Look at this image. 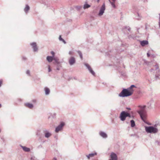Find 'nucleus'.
<instances>
[{"mask_svg":"<svg viewBox=\"0 0 160 160\" xmlns=\"http://www.w3.org/2000/svg\"><path fill=\"white\" fill-rule=\"evenodd\" d=\"M22 59L23 60H27V58L26 57H25V56H23L22 57Z\"/></svg>","mask_w":160,"mask_h":160,"instance_id":"36","label":"nucleus"},{"mask_svg":"<svg viewBox=\"0 0 160 160\" xmlns=\"http://www.w3.org/2000/svg\"><path fill=\"white\" fill-rule=\"evenodd\" d=\"M153 70V69H151L150 70V72H152Z\"/></svg>","mask_w":160,"mask_h":160,"instance_id":"42","label":"nucleus"},{"mask_svg":"<svg viewBox=\"0 0 160 160\" xmlns=\"http://www.w3.org/2000/svg\"><path fill=\"white\" fill-rule=\"evenodd\" d=\"M127 109H128V110H130L131 109L130 108H127Z\"/></svg>","mask_w":160,"mask_h":160,"instance_id":"45","label":"nucleus"},{"mask_svg":"<svg viewBox=\"0 0 160 160\" xmlns=\"http://www.w3.org/2000/svg\"><path fill=\"white\" fill-rule=\"evenodd\" d=\"M127 118L126 112L122 111L120 113L119 118L121 121H125Z\"/></svg>","mask_w":160,"mask_h":160,"instance_id":"6","label":"nucleus"},{"mask_svg":"<svg viewBox=\"0 0 160 160\" xmlns=\"http://www.w3.org/2000/svg\"><path fill=\"white\" fill-rule=\"evenodd\" d=\"M29 9L30 7L28 5H27L26 6L25 8H24V11L25 12H26V13H27L28 11L29 10Z\"/></svg>","mask_w":160,"mask_h":160,"instance_id":"20","label":"nucleus"},{"mask_svg":"<svg viewBox=\"0 0 160 160\" xmlns=\"http://www.w3.org/2000/svg\"><path fill=\"white\" fill-rule=\"evenodd\" d=\"M131 125L132 127H134L135 126V124L134 121L133 120L130 121Z\"/></svg>","mask_w":160,"mask_h":160,"instance_id":"22","label":"nucleus"},{"mask_svg":"<svg viewBox=\"0 0 160 160\" xmlns=\"http://www.w3.org/2000/svg\"><path fill=\"white\" fill-rule=\"evenodd\" d=\"M82 8V7L81 6H78L76 7V8L78 10Z\"/></svg>","mask_w":160,"mask_h":160,"instance_id":"29","label":"nucleus"},{"mask_svg":"<svg viewBox=\"0 0 160 160\" xmlns=\"http://www.w3.org/2000/svg\"><path fill=\"white\" fill-rule=\"evenodd\" d=\"M105 10V3H103L101 7L99 13H98V15L99 16H102L104 12V11Z\"/></svg>","mask_w":160,"mask_h":160,"instance_id":"5","label":"nucleus"},{"mask_svg":"<svg viewBox=\"0 0 160 160\" xmlns=\"http://www.w3.org/2000/svg\"><path fill=\"white\" fill-rule=\"evenodd\" d=\"M65 124L63 122H62L55 128V131L56 132L58 133L59 131H61L64 127Z\"/></svg>","mask_w":160,"mask_h":160,"instance_id":"4","label":"nucleus"},{"mask_svg":"<svg viewBox=\"0 0 160 160\" xmlns=\"http://www.w3.org/2000/svg\"><path fill=\"white\" fill-rule=\"evenodd\" d=\"M90 6H91V5L88 4L87 3V2L86 1L85 2V3L83 5V8L84 9H86L90 7Z\"/></svg>","mask_w":160,"mask_h":160,"instance_id":"18","label":"nucleus"},{"mask_svg":"<svg viewBox=\"0 0 160 160\" xmlns=\"http://www.w3.org/2000/svg\"><path fill=\"white\" fill-rule=\"evenodd\" d=\"M51 53L52 55V56L54 57V52L53 51H51Z\"/></svg>","mask_w":160,"mask_h":160,"instance_id":"35","label":"nucleus"},{"mask_svg":"<svg viewBox=\"0 0 160 160\" xmlns=\"http://www.w3.org/2000/svg\"><path fill=\"white\" fill-rule=\"evenodd\" d=\"M138 113L140 115L141 119L145 122L146 119V112L143 109H142L138 111Z\"/></svg>","mask_w":160,"mask_h":160,"instance_id":"3","label":"nucleus"},{"mask_svg":"<svg viewBox=\"0 0 160 160\" xmlns=\"http://www.w3.org/2000/svg\"><path fill=\"white\" fill-rule=\"evenodd\" d=\"M100 0H97V2H98Z\"/></svg>","mask_w":160,"mask_h":160,"instance_id":"49","label":"nucleus"},{"mask_svg":"<svg viewBox=\"0 0 160 160\" xmlns=\"http://www.w3.org/2000/svg\"><path fill=\"white\" fill-rule=\"evenodd\" d=\"M54 160H57L56 158H54Z\"/></svg>","mask_w":160,"mask_h":160,"instance_id":"46","label":"nucleus"},{"mask_svg":"<svg viewBox=\"0 0 160 160\" xmlns=\"http://www.w3.org/2000/svg\"><path fill=\"white\" fill-rule=\"evenodd\" d=\"M110 156L111 159H109V160H118L117 156L115 153L112 152Z\"/></svg>","mask_w":160,"mask_h":160,"instance_id":"10","label":"nucleus"},{"mask_svg":"<svg viewBox=\"0 0 160 160\" xmlns=\"http://www.w3.org/2000/svg\"><path fill=\"white\" fill-rule=\"evenodd\" d=\"M48 72H50L51 71V69L50 68V66L49 65L48 66Z\"/></svg>","mask_w":160,"mask_h":160,"instance_id":"34","label":"nucleus"},{"mask_svg":"<svg viewBox=\"0 0 160 160\" xmlns=\"http://www.w3.org/2000/svg\"><path fill=\"white\" fill-rule=\"evenodd\" d=\"M145 129L146 131L148 133H155L158 132V129L153 126H146Z\"/></svg>","mask_w":160,"mask_h":160,"instance_id":"2","label":"nucleus"},{"mask_svg":"<svg viewBox=\"0 0 160 160\" xmlns=\"http://www.w3.org/2000/svg\"><path fill=\"white\" fill-rule=\"evenodd\" d=\"M133 135H131V136H133Z\"/></svg>","mask_w":160,"mask_h":160,"instance_id":"52","label":"nucleus"},{"mask_svg":"<svg viewBox=\"0 0 160 160\" xmlns=\"http://www.w3.org/2000/svg\"><path fill=\"white\" fill-rule=\"evenodd\" d=\"M1 106V104H0V107Z\"/></svg>","mask_w":160,"mask_h":160,"instance_id":"51","label":"nucleus"},{"mask_svg":"<svg viewBox=\"0 0 160 160\" xmlns=\"http://www.w3.org/2000/svg\"><path fill=\"white\" fill-rule=\"evenodd\" d=\"M42 146L40 145H39L38 146V148H42Z\"/></svg>","mask_w":160,"mask_h":160,"instance_id":"44","label":"nucleus"},{"mask_svg":"<svg viewBox=\"0 0 160 160\" xmlns=\"http://www.w3.org/2000/svg\"><path fill=\"white\" fill-rule=\"evenodd\" d=\"M25 105L27 107L31 109L33 107V105L32 104L27 103L25 104Z\"/></svg>","mask_w":160,"mask_h":160,"instance_id":"19","label":"nucleus"},{"mask_svg":"<svg viewBox=\"0 0 160 160\" xmlns=\"http://www.w3.org/2000/svg\"><path fill=\"white\" fill-rule=\"evenodd\" d=\"M155 142L158 145H160V142H159L158 141H156Z\"/></svg>","mask_w":160,"mask_h":160,"instance_id":"33","label":"nucleus"},{"mask_svg":"<svg viewBox=\"0 0 160 160\" xmlns=\"http://www.w3.org/2000/svg\"><path fill=\"white\" fill-rule=\"evenodd\" d=\"M56 60L54 59V57L52 56H48L47 57V60L49 62H51L53 60Z\"/></svg>","mask_w":160,"mask_h":160,"instance_id":"15","label":"nucleus"},{"mask_svg":"<svg viewBox=\"0 0 160 160\" xmlns=\"http://www.w3.org/2000/svg\"><path fill=\"white\" fill-rule=\"evenodd\" d=\"M159 22H158V25L159 27L160 28V13L159 14Z\"/></svg>","mask_w":160,"mask_h":160,"instance_id":"30","label":"nucleus"},{"mask_svg":"<svg viewBox=\"0 0 160 160\" xmlns=\"http://www.w3.org/2000/svg\"><path fill=\"white\" fill-rule=\"evenodd\" d=\"M143 0V2H145V0Z\"/></svg>","mask_w":160,"mask_h":160,"instance_id":"50","label":"nucleus"},{"mask_svg":"<svg viewBox=\"0 0 160 160\" xmlns=\"http://www.w3.org/2000/svg\"><path fill=\"white\" fill-rule=\"evenodd\" d=\"M99 134L101 137L103 138H106L108 137V135L107 134L103 132L100 131L99 132Z\"/></svg>","mask_w":160,"mask_h":160,"instance_id":"11","label":"nucleus"},{"mask_svg":"<svg viewBox=\"0 0 160 160\" xmlns=\"http://www.w3.org/2000/svg\"><path fill=\"white\" fill-rule=\"evenodd\" d=\"M68 62L71 66L72 65L76 62L75 58L73 57H71L69 59Z\"/></svg>","mask_w":160,"mask_h":160,"instance_id":"9","label":"nucleus"},{"mask_svg":"<svg viewBox=\"0 0 160 160\" xmlns=\"http://www.w3.org/2000/svg\"><path fill=\"white\" fill-rule=\"evenodd\" d=\"M109 0V2L111 1H110V0ZM116 0H112V1H113V2H115V1H116Z\"/></svg>","mask_w":160,"mask_h":160,"instance_id":"43","label":"nucleus"},{"mask_svg":"<svg viewBox=\"0 0 160 160\" xmlns=\"http://www.w3.org/2000/svg\"><path fill=\"white\" fill-rule=\"evenodd\" d=\"M84 64L86 68L88 69L89 72L91 73L93 76H95V72L92 70L90 66L88 64L86 63H84Z\"/></svg>","mask_w":160,"mask_h":160,"instance_id":"7","label":"nucleus"},{"mask_svg":"<svg viewBox=\"0 0 160 160\" xmlns=\"http://www.w3.org/2000/svg\"><path fill=\"white\" fill-rule=\"evenodd\" d=\"M148 42L147 40H143L140 41V44L142 46H144L148 44Z\"/></svg>","mask_w":160,"mask_h":160,"instance_id":"14","label":"nucleus"},{"mask_svg":"<svg viewBox=\"0 0 160 160\" xmlns=\"http://www.w3.org/2000/svg\"><path fill=\"white\" fill-rule=\"evenodd\" d=\"M77 52L79 54L81 59H82V52L80 51H78Z\"/></svg>","mask_w":160,"mask_h":160,"instance_id":"25","label":"nucleus"},{"mask_svg":"<svg viewBox=\"0 0 160 160\" xmlns=\"http://www.w3.org/2000/svg\"><path fill=\"white\" fill-rule=\"evenodd\" d=\"M26 73V74L28 75L29 76H30V71L29 70H27Z\"/></svg>","mask_w":160,"mask_h":160,"instance_id":"28","label":"nucleus"},{"mask_svg":"<svg viewBox=\"0 0 160 160\" xmlns=\"http://www.w3.org/2000/svg\"><path fill=\"white\" fill-rule=\"evenodd\" d=\"M109 2L111 4L112 6L113 7V8H116V6H115V4L114 3V2H112L111 1H110Z\"/></svg>","mask_w":160,"mask_h":160,"instance_id":"26","label":"nucleus"},{"mask_svg":"<svg viewBox=\"0 0 160 160\" xmlns=\"http://www.w3.org/2000/svg\"><path fill=\"white\" fill-rule=\"evenodd\" d=\"M31 160H37V158H36L34 157H32L31 158Z\"/></svg>","mask_w":160,"mask_h":160,"instance_id":"31","label":"nucleus"},{"mask_svg":"<svg viewBox=\"0 0 160 160\" xmlns=\"http://www.w3.org/2000/svg\"><path fill=\"white\" fill-rule=\"evenodd\" d=\"M159 78V76L158 75H156L155 76V78L156 80L158 78Z\"/></svg>","mask_w":160,"mask_h":160,"instance_id":"39","label":"nucleus"},{"mask_svg":"<svg viewBox=\"0 0 160 160\" xmlns=\"http://www.w3.org/2000/svg\"><path fill=\"white\" fill-rule=\"evenodd\" d=\"M59 41H62L65 44H66V42L62 38L61 36L60 35L59 37Z\"/></svg>","mask_w":160,"mask_h":160,"instance_id":"23","label":"nucleus"},{"mask_svg":"<svg viewBox=\"0 0 160 160\" xmlns=\"http://www.w3.org/2000/svg\"><path fill=\"white\" fill-rule=\"evenodd\" d=\"M125 28H126L129 31H130V28L129 27H125Z\"/></svg>","mask_w":160,"mask_h":160,"instance_id":"32","label":"nucleus"},{"mask_svg":"<svg viewBox=\"0 0 160 160\" xmlns=\"http://www.w3.org/2000/svg\"><path fill=\"white\" fill-rule=\"evenodd\" d=\"M30 45L32 46L33 50L34 52H37L38 51V49L36 43L33 42L30 43Z\"/></svg>","mask_w":160,"mask_h":160,"instance_id":"8","label":"nucleus"},{"mask_svg":"<svg viewBox=\"0 0 160 160\" xmlns=\"http://www.w3.org/2000/svg\"><path fill=\"white\" fill-rule=\"evenodd\" d=\"M97 153L95 152L94 153H90L88 155H86V156L87 157L88 159H90V158L94 156L97 155Z\"/></svg>","mask_w":160,"mask_h":160,"instance_id":"13","label":"nucleus"},{"mask_svg":"<svg viewBox=\"0 0 160 160\" xmlns=\"http://www.w3.org/2000/svg\"><path fill=\"white\" fill-rule=\"evenodd\" d=\"M21 147L22 148L23 150L25 152H29L30 151V150L29 148H27L25 146H23L20 145Z\"/></svg>","mask_w":160,"mask_h":160,"instance_id":"16","label":"nucleus"},{"mask_svg":"<svg viewBox=\"0 0 160 160\" xmlns=\"http://www.w3.org/2000/svg\"><path fill=\"white\" fill-rule=\"evenodd\" d=\"M55 138H56L57 139V136H55Z\"/></svg>","mask_w":160,"mask_h":160,"instance_id":"48","label":"nucleus"},{"mask_svg":"<svg viewBox=\"0 0 160 160\" xmlns=\"http://www.w3.org/2000/svg\"><path fill=\"white\" fill-rule=\"evenodd\" d=\"M73 52L72 51H70L69 52V54L70 55H72V54H73Z\"/></svg>","mask_w":160,"mask_h":160,"instance_id":"37","label":"nucleus"},{"mask_svg":"<svg viewBox=\"0 0 160 160\" xmlns=\"http://www.w3.org/2000/svg\"><path fill=\"white\" fill-rule=\"evenodd\" d=\"M147 55L148 57L150 56V55L149 53V52H148L147 53Z\"/></svg>","mask_w":160,"mask_h":160,"instance_id":"40","label":"nucleus"},{"mask_svg":"<svg viewBox=\"0 0 160 160\" xmlns=\"http://www.w3.org/2000/svg\"><path fill=\"white\" fill-rule=\"evenodd\" d=\"M55 62L57 64V70H60V68H59V67L60 66L59 63L57 60H55Z\"/></svg>","mask_w":160,"mask_h":160,"instance_id":"24","label":"nucleus"},{"mask_svg":"<svg viewBox=\"0 0 160 160\" xmlns=\"http://www.w3.org/2000/svg\"><path fill=\"white\" fill-rule=\"evenodd\" d=\"M44 91L46 95H48L49 94L50 92V90L47 87L45 88H44Z\"/></svg>","mask_w":160,"mask_h":160,"instance_id":"17","label":"nucleus"},{"mask_svg":"<svg viewBox=\"0 0 160 160\" xmlns=\"http://www.w3.org/2000/svg\"><path fill=\"white\" fill-rule=\"evenodd\" d=\"M155 68H156L155 69L156 70L157 69H158V67L157 64L156 65H155Z\"/></svg>","mask_w":160,"mask_h":160,"instance_id":"38","label":"nucleus"},{"mask_svg":"<svg viewBox=\"0 0 160 160\" xmlns=\"http://www.w3.org/2000/svg\"><path fill=\"white\" fill-rule=\"evenodd\" d=\"M134 88H136V87L134 85H132L127 89L123 88L118 96L120 97H125L131 95L133 92Z\"/></svg>","mask_w":160,"mask_h":160,"instance_id":"1","label":"nucleus"},{"mask_svg":"<svg viewBox=\"0 0 160 160\" xmlns=\"http://www.w3.org/2000/svg\"><path fill=\"white\" fill-rule=\"evenodd\" d=\"M152 103H153V101H149V102L147 103L148 107L149 108H150L151 105Z\"/></svg>","mask_w":160,"mask_h":160,"instance_id":"21","label":"nucleus"},{"mask_svg":"<svg viewBox=\"0 0 160 160\" xmlns=\"http://www.w3.org/2000/svg\"><path fill=\"white\" fill-rule=\"evenodd\" d=\"M2 83V81L1 80L0 81V87L1 86V84Z\"/></svg>","mask_w":160,"mask_h":160,"instance_id":"41","label":"nucleus"},{"mask_svg":"<svg viewBox=\"0 0 160 160\" xmlns=\"http://www.w3.org/2000/svg\"><path fill=\"white\" fill-rule=\"evenodd\" d=\"M126 114L127 117H128L129 118L131 117V116L130 113L128 112H126Z\"/></svg>","mask_w":160,"mask_h":160,"instance_id":"27","label":"nucleus"},{"mask_svg":"<svg viewBox=\"0 0 160 160\" xmlns=\"http://www.w3.org/2000/svg\"><path fill=\"white\" fill-rule=\"evenodd\" d=\"M146 107V106H143V109L144 108H145Z\"/></svg>","mask_w":160,"mask_h":160,"instance_id":"47","label":"nucleus"},{"mask_svg":"<svg viewBox=\"0 0 160 160\" xmlns=\"http://www.w3.org/2000/svg\"><path fill=\"white\" fill-rule=\"evenodd\" d=\"M43 132L45 133V137L46 138H49L52 135L51 133L47 130H44Z\"/></svg>","mask_w":160,"mask_h":160,"instance_id":"12","label":"nucleus"}]
</instances>
